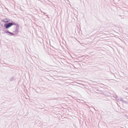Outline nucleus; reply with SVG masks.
I'll return each mask as SVG.
<instances>
[{"mask_svg":"<svg viewBox=\"0 0 128 128\" xmlns=\"http://www.w3.org/2000/svg\"><path fill=\"white\" fill-rule=\"evenodd\" d=\"M10 20L8 18H6L3 20V21L4 22H8Z\"/></svg>","mask_w":128,"mask_h":128,"instance_id":"2","label":"nucleus"},{"mask_svg":"<svg viewBox=\"0 0 128 128\" xmlns=\"http://www.w3.org/2000/svg\"><path fill=\"white\" fill-rule=\"evenodd\" d=\"M16 25V24L14 23H8V24H4V26L6 28H8L12 25Z\"/></svg>","mask_w":128,"mask_h":128,"instance_id":"1","label":"nucleus"},{"mask_svg":"<svg viewBox=\"0 0 128 128\" xmlns=\"http://www.w3.org/2000/svg\"><path fill=\"white\" fill-rule=\"evenodd\" d=\"M7 32L9 33L10 34H11L12 35H14V34H13L12 33H11V32Z\"/></svg>","mask_w":128,"mask_h":128,"instance_id":"3","label":"nucleus"}]
</instances>
